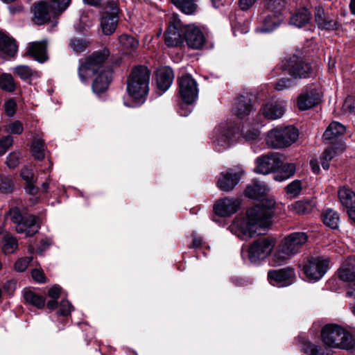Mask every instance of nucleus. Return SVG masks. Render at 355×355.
<instances>
[{"label": "nucleus", "instance_id": "nucleus-1", "mask_svg": "<svg viewBox=\"0 0 355 355\" xmlns=\"http://www.w3.org/2000/svg\"><path fill=\"white\" fill-rule=\"evenodd\" d=\"M275 204L272 199H262L259 204L248 209L245 215L236 218L229 226L230 231L243 241L265 234L271 225Z\"/></svg>", "mask_w": 355, "mask_h": 355}, {"label": "nucleus", "instance_id": "nucleus-2", "mask_svg": "<svg viewBox=\"0 0 355 355\" xmlns=\"http://www.w3.org/2000/svg\"><path fill=\"white\" fill-rule=\"evenodd\" d=\"M309 236L306 232H295L285 236L278 245L270 259L272 266H281L301 252L307 243Z\"/></svg>", "mask_w": 355, "mask_h": 355}, {"label": "nucleus", "instance_id": "nucleus-3", "mask_svg": "<svg viewBox=\"0 0 355 355\" xmlns=\"http://www.w3.org/2000/svg\"><path fill=\"white\" fill-rule=\"evenodd\" d=\"M322 342L328 347L352 352L355 348V340L352 335L342 327L329 324L321 331Z\"/></svg>", "mask_w": 355, "mask_h": 355}, {"label": "nucleus", "instance_id": "nucleus-4", "mask_svg": "<svg viewBox=\"0 0 355 355\" xmlns=\"http://www.w3.org/2000/svg\"><path fill=\"white\" fill-rule=\"evenodd\" d=\"M346 131L345 125L337 121L331 122L323 134V139L332 145L325 149L321 157V164L324 169L329 168V162L336 155L343 152L345 149V144L342 141L336 144L334 141L342 136Z\"/></svg>", "mask_w": 355, "mask_h": 355}, {"label": "nucleus", "instance_id": "nucleus-5", "mask_svg": "<svg viewBox=\"0 0 355 355\" xmlns=\"http://www.w3.org/2000/svg\"><path fill=\"white\" fill-rule=\"evenodd\" d=\"M150 73L144 66L134 68L127 82V92L136 102L143 103L148 93Z\"/></svg>", "mask_w": 355, "mask_h": 355}, {"label": "nucleus", "instance_id": "nucleus-6", "mask_svg": "<svg viewBox=\"0 0 355 355\" xmlns=\"http://www.w3.org/2000/svg\"><path fill=\"white\" fill-rule=\"evenodd\" d=\"M109 51L103 49L96 51L87 57L84 61L80 60L78 75L82 82H86L89 78L100 73L102 69H106L104 64L109 56Z\"/></svg>", "mask_w": 355, "mask_h": 355}, {"label": "nucleus", "instance_id": "nucleus-7", "mask_svg": "<svg viewBox=\"0 0 355 355\" xmlns=\"http://www.w3.org/2000/svg\"><path fill=\"white\" fill-rule=\"evenodd\" d=\"M71 0H51L50 2L42 1L35 5L34 22L42 25L50 20L51 16L57 17L62 13L70 4Z\"/></svg>", "mask_w": 355, "mask_h": 355}, {"label": "nucleus", "instance_id": "nucleus-8", "mask_svg": "<svg viewBox=\"0 0 355 355\" xmlns=\"http://www.w3.org/2000/svg\"><path fill=\"white\" fill-rule=\"evenodd\" d=\"M239 128L232 121H225L220 123L213 131L211 139L218 152H222L230 148L234 143Z\"/></svg>", "mask_w": 355, "mask_h": 355}, {"label": "nucleus", "instance_id": "nucleus-9", "mask_svg": "<svg viewBox=\"0 0 355 355\" xmlns=\"http://www.w3.org/2000/svg\"><path fill=\"white\" fill-rule=\"evenodd\" d=\"M297 130L293 126L276 128L268 132L266 143L274 148H282L291 146L298 138Z\"/></svg>", "mask_w": 355, "mask_h": 355}, {"label": "nucleus", "instance_id": "nucleus-10", "mask_svg": "<svg viewBox=\"0 0 355 355\" xmlns=\"http://www.w3.org/2000/svg\"><path fill=\"white\" fill-rule=\"evenodd\" d=\"M8 215L10 219L15 224V229L19 234H25L26 237L33 236L39 230L40 226L37 218L30 215L24 217L21 215L20 210L17 207H13L10 209Z\"/></svg>", "mask_w": 355, "mask_h": 355}, {"label": "nucleus", "instance_id": "nucleus-11", "mask_svg": "<svg viewBox=\"0 0 355 355\" xmlns=\"http://www.w3.org/2000/svg\"><path fill=\"white\" fill-rule=\"evenodd\" d=\"M330 261L322 257H310L300 265L306 277L311 281L320 279L329 268Z\"/></svg>", "mask_w": 355, "mask_h": 355}, {"label": "nucleus", "instance_id": "nucleus-12", "mask_svg": "<svg viewBox=\"0 0 355 355\" xmlns=\"http://www.w3.org/2000/svg\"><path fill=\"white\" fill-rule=\"evenodd\" d=\"M276 241L272 237L259 238L248 247V259L252 263H259L266 259L274 250Z\"/></svg>", "mask_w": 355, "mask_h": 355}, {"label": "nucleus", "instance_id": "nucleus-13", "mask_svg": "<svg viewBox=\"0 0 355 355\" xmlns=\"http://www.w3.org/2000/svg\"><path fill=\"white\" fill-rule=\"evenodd\" d=\"M119 10L116 0H109L103 5L101 27L105 35H110L115 31L118 24Z\"/></svg>", "mask_w": 355, "mask_h": 355}, {"label": "nucleus", "instance_id": "nucleus-14", "mask_svg": "<svg viewBox=\"0 0 355 355\" xmlns=\"http://www.w3.org/2000/svg\"><path fill=\"white\" fill-rule=\"evenodd\" d=\"M179 94L182 101L192 105L198 98V88L196 81L191 75H184L178 79Z\"/></svg>", "mask_w": 355, "mask_h": 355}, {"label": "nucleus", "instance_id": "nucleus-15", "mask_svg": "<svg viewBox=\"0 0 355 355\" xmlns=\"http://www.w3.org/2000/svg\"><path fill=\"white\" fill-rule=\"evenodd\" d=\"M320 98L321 93L317 85L306 87L297 98V107L302 111L308 110L318 105Z\"/></svg>", "mask_w": 355, "mask_h": 355}, {"label": "nucleus", "instance_id": "nucleus-16", "mask_svg": "<svg viewBox=\"0 0 355 355\" xmlns=\"http://www.w3.org/2000/svg\"><path fill=\"white\" fill-rule=\"evenodd\" d=\"M254 171L257 173L268 175L280 168L282 159L277 153H268L258 157L255 160Z\"/></svg>", "mask_w": 355, "mask_h": 355}, {"label": "nucleus", "instance_id": "nucleus-17", "mask_svg": "<svg viewBox=\"0 0 355 355\" xmlns=\"http://www.w3.org/2000/svg\"><path fill=\"white\" fill-rule=\"evenodd\" d=\"M338 277L349 286L347 296L355 298V258L349 257L343 261L338 270Z\"/></svg>", "mask_w": 355, "mask_h": 355}, {"label": "nucleus", "instance_id": "nucleus-18", "mask_svg": "<svg viewBox=\"0 0 355 355\" xmlns=\"http://www.w3.org/2000/svg\"><path fill=\"white\" fill-rule=\"evenodd\" d=\"M269 282L277 287L288 286L293 284L295 279L294 269L291 267L278 270H271L268 272Z\"/></svg>", "mask_w": 355, "mask_h": 355}, {"label": "nucleus", "instance_id": "nucleus-19", "mask_svg": "<svg viewBox=\"0 0 355 355\" xmlns=\"http://www.w3.org/2000/svg\"><path fill=\"white\" fill-rule=\"evenodd\" d=\"M284 18V14H277L266 10L260 17V24L257 27L256 32L270 33L280 26Z\"/></svg>", "mask_w": 355, "mask_h": 355}, {"label": "nucleus", "instance_id": "nucleus-20", "mask_svg": "<svg viewBox=\"0 0 355 355\" xmlns=\"http://www.w3.org/2000/svg\"><path fill=\"white\" fill-rule=\"evenodd\" d=\"M286 70L289 75L294 78H306L311 73L309 64L296 56L291 57L288 61Z\"/></svg>", "mask_w": 355, "mask_h": 355}, {"label": "nucleus", "instance_id": "nucleus-21", "mask_svg": "<svg viewBox=\"0 0 355 355\" xmlns=\"http://www.w3.org/2000/svg\"><path fill=\"white\" fill-rule=\"evenodd\" d=\"M241 206L238 198H224L219 199L214 205L215 213L220 216H230L236 213Z\"/></svg>", "mask_w": 355, "mask_h": 355}, {"label": "nucleus", "instance_id": "nucleus-22", "mask_svg": "<svg viewBox=\"0 0 355 355\" xmlns=\"http://www.w3.org/2000/svg\"><path fill=\"white\" fill-rule=\"evenodd\" d=\"M184 37L187 45L193 49H200L205 42L203 33L194 25H188L184 28Z\"/></svg>", "mask_w": 355, "mask_h": 355}, {"label": "nucleus", "instance_id": "nucleus-23", "mask_svg": "<svg viewBox=\"0 0 355 355\" xmlns=\"http://www.w3.org/2000/svg\"><path fill=\"white\" fill-rule=\"evenodd\" d=\"M26 55L40 63L45 62L48 60L46 42L45 41L30 42L26 47Z\"/></svg>", "mask_w": 355, "mask_h": 355}, {"label": "nucleus", "instance_id": "nucleus-24", "mask_svg": "<svg viewBox=\"0 0 355 355\" xmlns=\"http://www.w3.org/2000/svg\"><path fill=\"white\" fill-rule=\"evenodd\" d=\"M112 71L110 68L102 69L98 73L92 83V90L99 94L105 92L112 80Z\"/></svg>", "mask_w": 355, "mask_h": 355}, {"label": "nucleus", "instance_id": "nucleus-25", "mask_svg": "<svg viewBox=\"0 0 355 355\" xmlns=\"http://www.w3.org/2000/svg\"><path fill=\"white\" fill-rule=\"evenodd\" d=\"M254 110L251 98L249 96H239L233 107L234 115L240 119L248 116Z\"/></svg>", "mask_w": 355, "mask_h": 355}, {"label": "nucleus", "instance_id": "nucleus-26", "mask_svg": "<svg viewBox=\"0 0 355 355\" xmlns=\"http://www.w3.org/2000/svg\"><path fill=\"white\" fill-rule=\"evenodd\" d=\"M285 102L280 100H272L264 105L262 112L268 119L275 120L282 116L284 113Z\"/></svg>", "mask_w": 355, "mask_h": 355}, {"label": "nucleus", "instance_id": "nucleus-27", "mask_svg": "<svg viewBox=\"0 0 355 355\" xmlns=\"http://www.w3.org/2000/svg\"><path fill=\"white\" fill-rule=\"evenodd\" d=\"M157 85L161 93L165 92L171 85L174 73L168 67H162L157 71Z\"/></svg>", "mask_w": 355, "mask_h": 355}, {"label": "nucleus", "instance_id": "nucleus-28", "mask_svg": "<svg viewBox=\"0 0 355 355\" xmlns=\"http://www.w3.org/2000/svg\"><path fill=\"white\" fill-rule=\"evenodd\" d=\"M240 176L236 173L227 171L221 173L218 179V188L223 191H231L239 182Z\"/></svg>", "mask_w": 355, "mask_h": 355}, {"label": "nucleus", "instance_id": "nucleus-29", "mask_svg": "<svg viewBox=\"0 0 355 355\" xmlns=\"http://www.w3.org/2000/svg\"><path fill=\"white\" fill-rule=\"evenodd\" d=\"M17 51L15 40L0 31V55L13 57Z\"/></svg>", "mask_w": 355, "mask_h": 355}, {"label": "nucleus", "instance_id": "nucleus-30", "mask_svg": "<svg viewBox=\"0 0 355 355\" xmlns=\"http://www.w3.org/2000/svg\"><path fill=\"white\" fill-rule=\"evenodd\" d=\"M182 42L180 25L178 22L171 23L165 34V43L168 46H177Z\"/></svg>", "mask_w": 355, "mask_h": 355}, {"label": "nucleus", "instance_id": "nucleus-31", "mask_svg": "<svg viewBox=\"0 0 355 355\" xmlns=\"http://www.w3.org/2000/svg\"><path fill=\"white\" fill-rule=\"evenodd\" d=\"M13 72L22 80L31 83L41 77V72L34 70L27 65H18L13 68Z\"/></svg>", "mask_w": 355, "mask_h": 355}, {"label": "nucleus", "instance_id": "nucleus-32", "mask_svg": "<svg viewBox=\"0 0 355 355\" xmlns=\"http://www.w3.org/2000/svg\"><path fill=\"white\" fill-rule=\"evenodd\" d=\"M315 19L318 27L321 29L334 30L338 28L337 22L327 16L324 9L322 8H316Z\"/></svg>", "mask_w": 355, "mask_h": 355}, {"label": "nucleus", "instance_id": "nucleus-33", "mask_svg": "<svg viewBox=\"0 0 355 355\" xmlns=\"http://www.w3.org/2000/svg\"><path fill=\"white\" fill-rule=\"evenodd\" d=\"M268 191V186L266 183L254 180L249 185L245 191V194L247 197L252 199H259L264 196Z\"/></svg>", "mask_w": 355, "mask_h": 355}, {"label": "nucleus", "instance_id": "nucleus-34", "mask_svg": "<svg viewBox=\"0 0 355 355\" xmlns=\"http://www.w3.org/2000/svg\"><path fill=\"white\" fill-rule=\"evenodd\" d=\"M20 175L23 180L25 181L26 191L31 195H35L38 192L39 189L35 185L36 179L32 168L24 167L21 169Z\"/></svg>", "mask_w": 355, "mask_h": 355}, {"label": "nucleus", "instance_id": "nucleus-35", "mask_svg": "<svg viewBox=\"0 0 355 355\" xmlns=\"http://www.w3.org/2000/svg\"><path fill=\"white\" fill-rule=\"evenodd\" d=\"M338 198L343 206L347 209L355 208V193L346 187H342L339 189Z\"/></svg>", "mask_w": 355, "mask_h": 355}, {"label": "nucleus", "instance_id": "nucleus-36", "mask_svg": "<svg viewBox=\"0 0 355 355\" xmlns=\"http://www.w3.org/2000/svg\"><path fill=\"white\" fill-rule=\"evenodd\" d=\"M311 19V12L303 8L295 12L290 18V24L296 27L302 28L307 24Z\"/></svg>", "mask_w": 355, "mask_h": 355}, {"label": "nucleus", "instance_id": "nucleus-37", "mask_svg": "<svg viewBox=\"0 0 355 355\" xmlns=\"http://www.w3.org/2000/svg\"><path fill=\"white\" fill-rule=\"evenodd\" d=\"M24 298L26 302L37 309H42L45 304V298L31 290H24Z\"/></svg>", "mask_w": 355, "mask_h": 355}, {"label": "nucleus", "instance_id": "nucleus-38", "mask_svg": "<svg viewBox=\"0 0 355 355\" xmlns=\"http://www.w3.org/2000/svg\"><path fill=\"white\" fill-rule=\"evenodd\" d=\"M323 223L331 229L338 227L340 217L337 211L332 209H327L322 214Z\"/></svg>", "mask_w": 355, "mask_h": 355}, {"label": "nucleus", "instance_id": "nucleus-39", "mask_svg": "<svg viewBox=\"0 0 355 355\" xmlns=\"http://www.w3.org/2000/svg\"><path fill=\"white\" fill-rule=\"evenodd\" d=\"M302 350L307 355H331L327 349L309 341H305L302 344Z\"/></svg>", "mask_w": 355, "mask_h": 355}, {"label": "nucleus", "instance_id": "nucleus-40", "mask_svg": "<svg viewBox=\"0 0 355 355\" xmlns=\"http://www.w3.org/2000/svg\"><path fill=\"white\" fill-rule=\"evenodd\" d=\"M119 41L122 49L127 53L135 51L139 46V41L134 37L127 34H123L119 36Z\"/></svg>", "mask_w": 355, "mask_h": 355}, {"label": "nucleus", "instance_id": "nucleus-41", "mask_svg": "<svg viewBox=\"0 0 355 355\" xmlns=\"http://www.w3.org/2000/svg\"><path fill=\"white\" fill-rule=\"evenodd\" d=\"M171 2L180 10L187 15L193 14L197 8L195 0H171Z\"/></svg>", "mask_w": 355, "mask_h": 355}, {"label": "nucleus", "instance_id": "nucleus-42", "mask_svg": "<svg viewBox=\"0 0 355 355\" xmlns=\"http://www.w3.org/2000/svg\"><path fill=\"white\" fill-rule=\"evenodd\" d=\"M286 0H265L264 6L268 12L284 14L286 9Z\"/></svg>", "mask_w": 355, "mask_h": 355}, {"label": "nucleus", "instance_id": "nucleus-43", "mask_svg": "<svg viewBox=\"0 0 355 355\" xmlns=\"http://www.w3.org/2000/svg\"><path fill=\"white\" fill-rule=\"evenodd\" d=\"M2 239V250L5 254H11L15 252L17 248V241L12 236L6 233L0 234Z\"/></svg>", "mask_w": 355, "mask_h": 355}, {"label": "nucleus", "instance_id": "nucleus-44", "mask_svg": "<svg viewBox=\"0 0 355 355\" xmlns=\"http://www.w3.org/2000/svg\"><path fill=\"white\" fill-rule=\"evenodd\" d=\"M280 168H282L281 172L274 176V179L279 182L284 181L293 176L296 169L295 166L293 164H286L283 165L282 163Z\"/></svg>", "mask_w": 355, "mask_h": 355}, {"label": "nucleus", "instance_id": "nucleus-45", "mask_svg": "<svg viewBox=\"0 0 355 355\" xmlns=\"http://www.w3.org/2000/svg\"><path fill=\"white\" fill-rule=\"evenodd\" d=\"M31 150L36 159H43L44 157V144L43 139L40 137H35Z\"/></svg>", "mask_w": 355, "mask_h": 355}, {"label": "nucleus", "instance_id": "nucleus-46", "mask_svg": "<svg viewBox=\"0 0 355 355\" xmlns=\"http://www.w3.org/2000/svg\"><path fill=\"white\" fill-rule=\"evenodd\" d=\"M0 87L4 91L14 92L16 85L13 77L9 73H3L0 76Z\"/></svg>", "mask_w": 355, "mask_h": 355}, {"label": "nucleus", "instance_id": "nucleus-47", "mask_svg": "<svg viewBox=\"0 0 355 355\" xmlns=\"http://www.w3.org/2000/svg\"><path fill=\"white\" fill-rule=\"evenodd\" d=\"M241 137L246 141L250 143H257L261 141L260 132L256 128L243 130L241 131Z\"/></svg>", "mask_w": 355, "mask_h": 355}, {"label": "nucleus", "instance_id": "nucleus-48", "mask_svg": "<svg viewBox=\"0 0 355 355\" xmlns=\"http://www.w3.org/2000/svg\"><path fill=\"white\" fill-rule=\"evenodd\" d=\"M315 204L311 201H298L294 205L295 211L300 214H307L313 211Z\"/></svg>", "mask_w": 355, "mask_h": 355}, {"label": "nucleus", "instance_id": "nucleus-49", "mask_svg": "<svg viewBox=\"0 0 355 355\" xmlns=\"http://www.w3.org/2000/svg\"><path fill=\"white\" fill-rule=\"evenodd\" d=\"M89 42L83 38L74 37L71 39L69 45L71 49L76 53L84 51L89 45Z\"/></svg>", "mask_w": 355, "mask_h": 355}, {"label": "nucleus", "instance_id": "nucleus-50", "mask_svg": "<svg viewBox=\"0 0 355 355\" xmlns=\"http://www.w3.org/2000/svg\"><path fill=\"white\" fill-rule=\"evenodd\" d=\"M302 182L300 180H294L286 186V192L291 198H296L302 191Z\"/></svg>", "mask_w": 355, "mask_h": 355}, {"label": "nucleus", "instance_id": "nucleus-51", "mask_svg": "<svg viewBox=\"0 0 355 355\" xmlns=\"http://www.w3.org/2000/svg\"><path fill=\"white\" fill-rule=\"evenodd\" d=\"M294 85L293 81L289 78H280L275 84V89L277 91H283L291 88Z\"/></svg>", "mask_w": 355, "mask_h": 355}, {"label": "nucleus", "instance_id": "nucleus-52", "mask_svg": "<svg viewBox=\"0 0 355 355\" xmlns=\"http://www.w3.org/2000/svg\"><path fill=\"white\" fill-rule=\"evenodd\" d=\"M23 130V125L19 121H15L9 123L6 129L7 132L15 135H20Z\"/></svg>", "mask_w": 355, "mask_h": 355}, {"label": "nucleus", "instance_id": "nucleus-53", "mask_svg": "<svg viewBox=\"0 0 355 355\" xmlns=\"http://www.w3.org/2000/svg\"><path fill=\"white\" fill-rule=\"evenodd\" d=\"M13 139L10 135L3 137L0 139V155L6 153L8 149L12 145Z\"/></svg>", "mask_w": 355, "mask_h": 355}, {"label": "nucleus", "instance_id": "nucleus-54", "mask_svg": "<svg viewBox=\"0 0 355 355\" xmlns=\"http://www.w3.org/2000/svg\"><path fill=\"white\" fill-rule=\"evenodd\" d=\"M31 261V257L19 259L15 263V270L20 272L25 271Z\"/></svg>", "mask_w": 355, "mask_h": 355}, {"label": "nucleus", "instance_id": "nucleus-55", "mask_svg": "<svg viewBox=\"0 0 355 355\" xmlns=\"http://www.w3.org/2000/svg\"><path fill=\"white\" fill-rule=\"evenodd\" d=\"M343 110L345 113L347 114H353L355 113V98L353 96H348L343 105Z\"/></svg>", "mask_w": 355, "mask_h": 355}, {"label": "nucleus", "instance_id": "nucleus-56", "mask_svg": "<svg viewBox=\"0 0 355 355\" xmlns=\"http://www.w3.org/2000/svg\"><path fill=\"white\" fill-rule=\"evenodd\" d=\"M21 155L19 152H12L7 157L6 164L9 168H15L19 162Z\"/></svg>", "mask_w": 355, "mask_h": 355}, {"label": "nucleus", "instance_id": "nucleus-57", "mask_svg": "<svg viewBox=\"0 0 355 355\" xmlns=\"http://www.w3.org/2000/svg\"><path fill=\"white\" fill-rule=\"evenodd\" d=\"M72 305L68 300H62L60 304V309L58 312V315L62 316H67L71 313L72 310Z\"/></svg>", "mask_w": 355, "mask_h": 355}, {"label": "nucleus", "instance_id": "nucleus-58", "mask_svg": "<svg viewBox=\"0 0 355 355\" xmlns=\"http://www.w3.org/2000/svg\"><path fill=\"white\" fill-rule=\"evenodd\" d=\"M0 190L4 193H9L12 191V185L11 180L9 177L1 178Z\"/></svg>", "mask_w": 355, "mask_h": 355}, {"label": "nucleus", "instance_id": "nucleus-59", "mask_svg": "<svg viewBox=\"0 0 355 355\" xmlns=\"http://www.w3.org/2000/svg\"><path fill=\"white\" fill-rule=\"evenodd\" d=\"M32 277L38 283H44L46 282L44 273L40 269H34L32 270Z\"/></svg>", "mask_w": 355, "mask_h": 355}, {"label": "nucleus", "instance_id": "nucleus-60", "mask_svg": "<svg viewBox=\"0 0 355 355\" xmlns=\"http://www.w3.org/2000/svg\"><path fill=\"white\" fill-rule=\"evenodd\" d=\"M16 103L13 100H9L5 103V112L8 116H12L15 113Z\"/></svg>", "mask_w": 355, "mask_h": 355}, {"label": "nucleus", "instance_id": "nucleus-61", "mask_svg": "<svg viewBox=\"0 0 355 355\" xmlns=\"http://www.w3.org/2000/svg\"><path fill=\"white\" fill-rule=\"evenodd\" d=\"M61 293V287L58 285H54L49 290V296L53 299L59 298Z\"/></svg>", "mask_w": 355, "mask_h": 355}, {"label": "nucleus", "instance_id": "nucleus-62", "mask_svg": "<svg viewBox=\"0 0 355 355\" xmlns=\"http://www.w3.org/2000/svg\"><path fill=\"white\" fill-rule=\"evenodd\" d=\"M257 0H239V6L242 10L249 9Z\"/></svg>", "mask_w": 355, "mask_h": 355}, {"label": "nucleus", "instance_id": "nucleus-63", "mask_svg": "<svg viewBox=\"0 0 355 355\" xmlns=\"http://www.w3.org/2000/svg\"><path fill=\"white\" fill-rule=\"evenodd\" d=\"M51 245V241L49 239H42L40 245L37 248V251L40 254L46 250Z\"/></svg>", "mask_w": 355, "mask_h": 355}, {"label": "nucleus", "instance_id": "nucleus-64", "mask_svg": "<svg viewBox=\"0 0 355 355\" xmlns=\"http://www.w3.org/2000/svg\"><path fill=\"white\" fill-rule=\"evenodd\" d=\"M3 288L10 295L16 288V282L14 281H9L5 284Z\"/></svg>", "mask_w": 355, "mask_h": 355}]
</instances>
